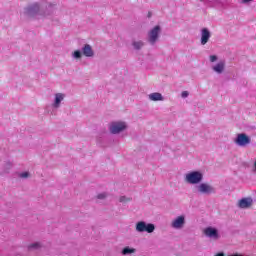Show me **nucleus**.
Returning <instances> with one entry per match:
<instances>
[{"mask_svg":"<svg viewBox=\"0 0 256 256\" xmlns=\"http://www.w3.org/2000/svg\"><path fill=\"white\" fill-rule=\"evenodd\" d=\"M161 35V26L156 25L153 29H151L148 32V43H150V45H155V43H157V41H159V36Z\"/></svg>","mask_w":256,"mask_h":256,"instance_id":"nucleus-5","label":"nucleus"},{"mask_svg":"<svg viewBox=\"0 0 256 256\" xmlns=\"http://www.w3.org/2000/svg\"><path fill=\"white\" fill-rule=\"evenodd\" d=\"M210 61H211V63H215V61H217V56L216 55H211L210 56Z\"/></svg>","mask_w":256,"mask_h":256,"instance_id":"nucleus-26","label":"nucleus"},{"mask_svg":"<svg viewBox=\"0 0 256 256\" xmlns=\"http://www.w3.org/2000/svg\"><path fill=\"white\" fill-rule=\"evenodd\" d=\"M125 129H127V124L125 122H112L109 126L112 135H117L121 133V131H125Z\"/></svg>","mask_w":256,"mask_h":256,"instance_id":"nucleus-6","label":"nucleus"},{"mask_svg":"<svg viewBox=\"0 0 256 256\" xmlns=\"http://www.w3.org/2000/svg\"><path fill=\"white\" fill-rule=\"evenodd\" d=\"M195 189L200 195H213L217 193V190L213 185L205 182H200L199 185H196Z\"/></svg>","mask_w":256,"mask_h":256,"instance_id":"nucleus-3","label":"nucleus"},{"mask_svg":"<svg viewBox=\"0 0 256 256\" xmlns=\"http://www.w3.org/2000/svg\"><path fill=\"white\" fill-rule=\"evenodd\" d=\"M129 201H131V198H127L126 196H121L119 198L120 203H129Z\"/></svg>","mask_w":256,"mask_h":256,"instance_id":"nucleus-20","label":"nucleus"},{"mask_svg":"<svg viewBox=\"0 0 256 256\" xmlns=\"http://www.w3.org/2000/svg\"><path fill=\"white\" fill-rule=\"evenodd\" d=\"M137 250L135 248H131L129 246L123 248L122 255H131V253H135Z\"/></svg>","mask_w":256,"mask_h":256,"instance_id":"nucleus-18","label":"nucleus"},{"mask_svg":"<svg viewBox=\"0 0 256 256\" xmlns=\"http://www.w3.org/2000/svg\"><path fill=\"white\" fill-rule=\"evenodd\" d=\"M56 5L47 0L40 3L35 2L24 8V15L26 17H33L34 19H46L55 13Z\"/></svg>","mask_w":256,"mask_h":256,"instance_id":"nucleus-1","label":"nucleus"},{"mask_svg":"<svg viewBox=\"0 0 256 256\" xmlns=\"http://www.w3.org/2000/svg\"><path fill=\"white\" fill-rule=\"evenodd\" d=\"M29 172H22L19 174V177H21V179H27L29 178Z\"/></svg>","mask_w":256,"mask_h":256,"instance_id":"nucleus-22","label":"nucleus"},{"mask_svg":"<svg viewBox=\"0 0 256 256\" xmlns=\"http://www.w3.org/2000/svg\"><path fill=\"white\" fill-rule=\"evenodd\" d=\"M39 247H41L40 243H33L28 247V249H39Z\"/></svg>","mask_w":256,"mask_h":256,"instance_id":"nucleus-23","label":"nucleus"},{"mask_svg":"<svg viewBox=\"0 0 256 256\" xmlns=\"http://www.w3.org/2000/svg\"><path fill=\"white\" fill-rule=\"evenodd\" d=\"M185 223V215H180L171 221L170 226L172 229L179 231L185 227Z\"/></svg>","mask_w":256,"mask_h":256,"instance_id":"nucleus-8","label":"nucleus"},{"mask_svg":"<svg viewBox=\"0 0 256 256\" xmlns=\"http://www.w3.org/2000/svg\"><path fill=\"white\" fill-rule=\"evenodd\" d=\"M137 233H153L155 231V224L139 221L136 223Z\"/></svg>","mask_w":256,"mask_h":256,"instance_id":"nucleus-4","label":"nucleus"},{"mask_svg":"<svg viewBox=\"0 0 256 256\" xmlns=\"http://www.w3.org/2000/svg\"><path fill=\"white\" fill-rule=\"evenodd\" d=\"M204 5H207L208 7H221L223 2H221V0H206Z\"/></svg>","mask_w":256,"mask_h":256,"instance_id":"nucleus-16","label":"nucleus"},{"mask_svg":"<svg viewBox=\"0 0 256 256\" xmlns=\"http://www.w3.org/2000/svg\"><path fill=\"white\" fill-rule=\"evenodd\" d=\"M181 97H182L183 99H187V97H189V92H188V91H183V92L181 93Z\"/></svg>","mask_w":256,"mask_h":256,"instance_id":"nucleus-25","label":"nucleus"},{"mask_svg":"<svg viewBox=\"0 0 256 256\" xmlns=\"http://www.w3.org/2000/svg\"><path fill=\"white\" fill-rule=\"evenodd\" d=\"M97 199H107V193L106 192H102L100 194L97 195Z\"/></svg>","mask_w":256,"mask_h":256,"instance_id":"nucleus-21","label":"nucleus"},{"mask_svg":"<svg viewBox=\"0 0 256 256\" xmlns=\"http://www.w3.org/2000/svg\"><path fill=\"white\" fill-rule=\"evenodd\" d=\"M229 256H243V254H232V255H229Z\"/></svg>","mask_w":256,"mask_h":256,"instance_id":"nucleus-28","label":"nucleus"},{"mask_svg":"<svg viewBox=\"0 0 256 256\" xmlns=\"http://www.w3.org/2000/svg\"><path fill=\"white\" fill-rule=\"evenodd\" d=\"M215 256H225V254L223 252H220V253L216 254Z\"/></svg>","mask_w":256,"mask_h":256,"instance_id":"nucleus-27","label":"nucleus"},{"mask_svg":"<svg viewBox=\"0 0 256 256\" xmlns=\"http://www.w3.org/2000/svg\"><path fill=\"white\" fill-rule=\"evenodd\" d=\"M82 55H84V57H95V52L93 51L91 45L85 44L82 47Z\"/></svg>","mask_w":256,"mask_h":256,"instance_id":"nucleus-12","label":"nucleus"},{"mask_svg":"<svg viewBox=\"0 0 256 256\" xmlns=\"http://www.w3.org/2000/svg\"><path fill=\"white\" fill-rule=\"evenodd\" d=\"M211 39V32L207 28L201 30V45H207Z\"/></svg>","mask_w":256,"mask_h":256,"instance_id":"nucleus-10","label":"nucleus"},{"mask_svg":"<svg viewBox=\"0 0 256 256\" xmlns=\"http://www.w3.org/2000/svg\"><path fill=\"white\" fill-rule=\"evenodd\" d=\"M204 235L206 237H209V239H213L214 241H217V239H219L220 237L219 230L214 227H207L206 229H204Z\"/></svg>","mask_w":256,"mask_h":256,"instance_id":"nucleus-9","label":"nucleus"},{"mask_svg":"<svg viewBox=\"0 0 256 256\" xmlns=\"http://www.w3.org/2000/svg\"><path fill=\"white\" fill-rule=\"evenodd\" d=\"M11 167H13V163L6 162V164H5L6 173L9 171V169H11Z\"/></svg>","mask_w":256,"mask_h":256,"instance_id":"nucleus-24","label":"nucleus"},{"mask_svg":"<svg viewBox=\"0 0 256 256\" xmlns=\"http://www.w3.org/2000/svg\"><path fill=\"white\" fill-rule=\"evenodd\" d=\"M63 99H65V94L63 93L55 94V99L52 104V107H54V109H59L61 107V102L63 101Z\"/></svg>","mask_w":256,"mask_h":256,"instance_id":"nucleus-11","label":"nucleus"},{"mask_svg":"<svg viewBox=\"0 0 256 256\" xmlns=\"http://www.w3.org/2000/svg\"><path fill=\"white\" fill-rule=\"evenodd\" d=\"M234 143L238 145V147H247V145L251 144V138L247 136L245 133L237 134Z\"/></svg>","mask_w":256,"mask_h":256,"instance_id":"nucleus-7","label":"nucleus"},{"mask_svg":"<svg viewBox=\"0 0 256 256\" xmlns=\"http://www.w3.org/2000/svg\"><path fill=\"white\" fill-rule=\"evenodd\" d=\"M184 181L188 185H199L203 183V172L201 171H190L185 174Z\"/></svg>","mask_w":256,"mask_h":256,"instance_id":"nucleus-2","label":"nucleus"},{"mask_svg":"<svg viewBox=\"0 0 256 256\" xmlns=\"http://www.w3.org/2000/svg\"><path fill=\"white\" fill-rule=\"evenodd\" d=\"M132 46L136 51H140V49H143V47H145V42L141 40L133 41Z\"/></svg>","mask_w":256,"mask_h":256,"instance_id":"nucleus-17","label":"nucleus"},{"mask_svg":"<svg viewBox=\"0 0 256 256\" xmlns=\"http://www.w3.org/2000/svg\"><path fill=\"white\" fill-rule=\"evenodd\" d=\"M200 1H201V3H205L206 0H200Z\"/></svg>","mask_w":256,"mask_h":256,"instance_id":"nucleus-30","label":"nucleus"},{"mask_svg":"<svg viewBox=\"0 0 256 256\" xmlns=\"http://www.w3.org/2000/svg\"><path fill=\"white\" fill-rule=\"evenodd\" d=\"M150 101H165L163 95L159 92H154L148 95Z\"/></svg>","mask_w":256,"mask_h":256,"instance_id":"nucleus-15","label":"nucleus"},{"mask_svg":"<svg viewBox=\"0 0 256 256\" xmlns=\"http://www.w3.org/2000/svg\"><path fill=\"white\" fill-rule=\"evenodd\" d=\"M251 0H242L243 3H249Z\"/></svg>","mask_w":256,"mask_h":256,"instance_id":"nucleus-29","label":"nucleus"},{"mask_svg":"<svg viewBox=\"0 0 256 256\" xmlns=\"http://www.w3.org/2000/svg\"><path fill=\"white\" fill-rule=\"evenodd\" d=\"M72 57L74 59H81V57H83V53H81V50H76L73 52Z\"/></svg>","mask_w":256,"mask_h":256,"instance_id":"nucleus-19","label":"nucleus"},{"mask_svg":"<svg viewBox=\"0 0 256 256\" xmlns=\"http://www.w3.org/2000/svg\"><path fill=\"white\" fill-rule=\"evenodd\" d=\"M251 205H253L252 198H243L239 201L240 209H248V207H251Z\"/></svg>","mask_w":256,"mask_h":256,"instance_id":"nucleus-13","label":"nucleus"},{"mask_svg":"<svg viewBox=\"0 0 256 256\" xmlns=\"http://www.w3.org/2000/svg\"><path fill=\"white\" fill-rule=\"evenodd\" d=\"M212 70L215 73H218V75H221V73H223V71H225V61L218 62L216 65H214L212 67Z\"/></svg>","mask_w":256,"mask_h":256,"instance_id":"nucleus-14","label":"nucleus"}]
</instances>
